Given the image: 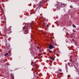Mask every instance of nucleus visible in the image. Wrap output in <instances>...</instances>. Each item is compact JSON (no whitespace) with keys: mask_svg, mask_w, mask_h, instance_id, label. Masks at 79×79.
<instances>
[{"mask_svg":"<svg viewBox=\"0 0 79 79\" xmlns=\"http://www.w3.org/2000/svg\"><path fill=\"white\" fill-rule=\"evenodd\" d=\"M49 52L50 53H52V51L49 50Z\"/></svg>","mask_w":79,"mask_h":79,"instance_id":"nucleus-15","label":"nucleus"},{"mask_svg":"<svg viewBox=\"0 0 79 79\" xmlns=\"http://www.w3.org/2000/svg\"><path fill=\"white\" fill-rule=\"evenodd\" d=\"M0 8L1 9V10H2V7L0 6Z\"/></svg>","mask_w":79,"mask_h":79,"instance_id":"nucleus-19","label":"nucleus"},{"mask_svg":"<svg viewBox=\"0 0 79 79\" xmlns=\"http://www.w3.org/2000/svg\"><path fill=\"white\" fill-rule=\"evenodd\" d=\"M36 53V51H33V52L32 53V54H33V55H35V54Z\"/></svg>","mask_w":79,"mask_h":79,"instance_id":"nucleus-8","label":"nucleus"},{"mask_svg":"<svg viewBox=\"0 0 79 79\" xmlns=\"http://www.w3.org/2000/svg\"><path fill=\"white\" fill-rule=\"evenodd\" d=\"M73 27H75V28H76V26H75V25L73 24Z\"/></svg>","mask_w":79,"mask_h":79,"instance_id":"nucleus-13","label":"nucleus"},{"mask_svg":"<svg viewBox=\"0 0 79 79\" xmlns=\"http://www.w3.org/2000/svg\"><path fill=\"white\" fill-rule=\"evenodd\" d=\"M59 71H60V72H61L62 71V70H61V69H60Z\"/></svg>","mask_w":79,"mask_h":79,"instance_id":"nucleus-16","label":"nucleus"},{"mask_svg":"<svg viewBox=\"0 0 79 79\" xmlns=\"http://www.w3.org/2000/svg\"><path fill=\"white\" fill-rule=\"evenodd\" d=\"M4 29L5 32L7 33V34H10V30L9 29H6V26L4 27Z\"/></svg>","mask_w":79,"mask_h":79,"instance_id":"nucleus-2","label":"nucleus"},{"mask_svg":"<svg viewBox=\"0 0 79 79\" xmlns=\"http://www.w3.org/2000/svg\"><path fill=\"white\" fill-rule=\"evenodd\" d=\"M31 25L30 24L28 23L27 24H26L25 25V28L26 29H29V28H30V27L31 26Z\"/></svg>","mask_w":79,"mask_h":79,"instance_id":"nucleus-3","label":"nucleus"},{"mask_svg":"<svg viewBox=\"0 0 79 79\" xmlns=\"http://www.w3.org/2000/svg\"><path fill=\"white\" fill-rule=\"evenodd\" d=\"M54 46L52 44H49V48L50 50H52V49H53V48H54Z\"/></svg>","mask_w":79,"mask_h":79,"instance_id":"nucleus-4","label":"nucleus"},{"mask_svg":"<svg viewBox=\"0 0 79 79\" xmlns=\"http://www.w3.org/2000/svg\"><path fill=\"white\" fill-rule=\"evenodd\" d=\"M23 33L25 34H27L28 33V31L25 30L23 32Z\"/></svg>","mask_w":79,"mask_h":79,"instance_id":"nucleus-6","label":"nucleus"},{"mask_svg":"<svg viewBox=\"0 0 79 79\" xmlns=\"http://www.w3.org/2000/svg\"><path fill=\"white\" fill-rule=\"evenodd\" d=\"M37 48H38V49H39V47H37Z\"/></svg>","mask_w":79,"mask_h":79,"instance_id":"nucleus-20","label":"nucleus"},{"mask_svg":"<svg viewBox=\"0 0 79 79\" xmlns=\"http://www.w3.org/2000/svg\"><path fill=\"white\" fill-rule=\"evenodd\" d=\"M58 6V5H57V4H55V6Z\"/></svg>","mask_w":79,"mask_h":79,"instance_id":"nucleus-18","label":"nucleus"},{"mask_svg":"<svg viewBox=\"0 0 79 79\" xmlns=\"http://www.w3.org/2000/svg\"><path fill=\"white\" fill-rule=\"evenodd\" d=\"M70 8H71L73 9V6H72V5H71L70 6Z\"/></svg>","mask_w":79,"mask_h":79,"instance_id":"nucleus-14","label":"nucleus"},{"mask_svg":"<svg viewBox=\"0 0 79 79\" xmlns=\"http://www.w3.org/2000/svg\"><path fill=\"white\" fill-rule=\"evenodd\" d=\"M7 49H10V45H9L7 46Z\"/></svg>","mask_w":79,"mask_h":79,"instance_id":"nucleus-9","label":"nucleus"},{"mask_svg":"<svg viewBox=\"0 0 79 79\" xmlns=\"http://www.w3.org/2000/svg\"><path fill=\"white\" fill-rule=\"evenodd\" d=\"M8 55V53H6L4 54V56H7V55Z\"/></svg>","mask_w":79,"mask_h":79,"instance_id":"nucleus-12","label":"nucleus"},{"mask_svg":"<svg viewBox=\"0 0 79 79\" xmlns=\"http://www.w3.org/2000/svg\"><path fill=\"white\" fill-rule=\"evenodd\" d=\"M31 65H32V62H31Z\"/></svg>","mask_w":79,"mask_h":79,"instance_id":"nucleus-21","label":"nucleus"},{"mask_svg":"<svg viewBox=\"0 0 79 79\" xmlns=\"http://www.w3.org/2000/svg\"><path fill=\"white\" fill-rule=\"evenodd\" d=\"M43 21L44 23V24H45V23H47V21H46V19H43Z\"/></svg>","mask_w":79,"mask_h":79,"instance_id":"nucleus-7","label":"nucleus"},{"mask_svg":"<svg viewBox=\"0 0 79 79\" xmlns=\"http://www.w3.org/2000/svg\"><path fill=\"white\" fill-rule=\"evenodd\" d=\"M50 59H51V60H55V58H53L52 57H50Z\"/></svg>","mask_w":79,"mask_h":79,"instance_id":"nucleus-10","label":"nucleus"},{"mask_svg":"<svg viewBox=\"0 0 79 79\" xmlns=\"http://www.w3.org/2000/svg\"><path fill=\"white\" fill-rule=\"evenodd\" d=\"M47 27H49V25H47Z\"/></svg>","mask_w":79,"mask_h":79,"instance_id":"nucleus-17","label":"nucleus"},{"mask_svg":"<svg viewBox=\"0 0 79 79\" xmlns=\"http://www.w3.org/2000/svg\"><path fill=\"white\" fill-rule=\"evenodd\" d=\"M65 5L64 4L61 3L60 4L59 6L57 7L56 8L57 10H60V8H64L65 7Z\"/></svg>","mask_w":79,"mask_h":79,"instance_id":"nucleus-1","label":"nucleus"},{"mask_svg":"<svg viewBox=\"0 0 79 79\" xmlns=\"http://www.w3.org/2000/svg\"><path fill=\"white\" fill-rule=\"evenodd\" d=\"M43 5V4H42V2H40L39 3V8H40V7H41Z\"/></svg>","mask_w":79,"mask_h":79,"instance_id":"nucleus-5","label":"nucleus"},{"mask_svg":"<svg viewBox=\"0 0 79 79\" xmlns=\"http://www.w3.org/2000/svg\"><path fill=\"white\" fill-rule=\"evenodd\" d=\"M12 79H14V78H12Z\"/></svg>","mask_w":79,"mask_h":79,"instance_id":"nucleus-22","label":"nucleus"},{"mask_svg":"<svg viewBox=\"0 0 79 79\" xmlns=\"http://www.w3.org/2000/svg\"><path fill=\"white\" fill-rule=\"evenodd\" d=\"M56 74L57 75V76H58V75H59V74H61V73L59 72H58Z\"/></svg>","mask_w":79,"mask_h":79,"instance_id":"nucleus-11","label":"nucleus"}]
</instances>
